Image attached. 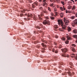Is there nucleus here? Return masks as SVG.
Masks as SVG:
<instances>
[{
    "instance_id": "obj_1",
    "label": "nucleus",
    "mask_w": 77,
    "mask_h": 77,
    "mask_svg": "<svg viewBox=\"0 0 77 77\" xmlns=\"http://www.w3.org/2000/svg\"><path fill=\"white\" fill-rule=\"evenodd\" d=\"M58 22L59 25H61L62 27V29L59 28V30L60 31H63L64 30H66V26L64 25L61 19H59L58 20Z\"/></svg>"
},
{
    "instance_id": "obj_2",
    "label": "nucleus",
    "mask_w": 77,
    "mask_h": 77,
    "mask_svg": "<svg viewBox=\"0 0 77 77\" xmlns=\"http://www.w3.org/2000/svg\"><path fill=\"white\" fill-rule=\"evenodd\" d=\"M68 50L66 48H64L62 50V52L63 53H64V54H63V56L64 57H67V58H69V55L68 54H65V53H66V52H68Z\"/></svg>"
},
{
    "instance_id": "obj_3",
    "label": "nucleus",
    "mask_w": 77,
    "mask_h": 77,
    "mask_svg": "<svg viewBox=\"0 0 77 77\" xmlns=\"http://www.w3.org/2000/svg\"><path fill=\"white\" fill-rule=\"evenodd\" d=\"M43 24H44V25H46L47 24L48 25H50V23L49 21L47 20V19H45L43 22Z\"/></svg>"
},
{
    "instance_id": "obj_4",
    "label": "nucleus",
    "mask_w": 77,
    "mask_h": 77,
    "mask_svg": "<svg viewBox=\"0 0 77 77\" xmlns=\"http://www.w3.org/2000/svg\"><path fill=\"white\" fill-rule=\"evenodd\" d=\"M63 21L65 23L66 25H68V23H69V21L68 20V19L67 18H64Z\"/></svg>"
},
{
    "instance_id": "obj_5",
    "label": "nucleus",
    "mask_w": 77,
    "mask_h": 77,
    "mask_svg": "<svg viewBox=\"0 0 77 77\" xmlns=\"http://www.w3.org/2000/svg\"><path fill=\"white\" fill-rule=\"evenodd\" d=\"M43 28V26L42 24H40L39 26H36V28L39 29H40L41 28Z\"/></svg>"
},
{
    "instance_id": "obj_6",
    "label": "nucleus",
    "mask_w": 77,
    "mask_h": 77,
    "mask_svg": "<svg viewBox=\"0 0 77 77\" xmlns=\"http://www.w3.org/2000/svg\"><path fill=\"white\" fill-rule=\"evenodd\" d=\"M75 24H77V19H75V21L72 23V26H74Z\"/></svg>"
},
{
    "instance_id": "obj_7",
    "label": "nucleus",
    "mask_w": 77,
    "mask_h": 77,
    "mask_svg": "<svg viewBox=\"0 0 77 77\" xmlns=\"http://www.w3.org/2000/svg\"><path fill=\"white\" fill-rule=\"evenodd\" d=\"M66 38H67V40H71V37H70V36H69L68 34H66Z\"/></svg>"
},
{
    "instance_id": "obj_8",
    "label": "nucleus",
    "mask_w": 77,
    "mask_h": 77,
    "mask_svg": "<svg viewBox=\"0 0 77 77\" xmlns=\"http://www.w3.org/2000/svg\"><path fill=\"white\" fill-rule=\"evenodd\" d=\"M70 57H72V58H75V54H72L70 55Z\"/></svg>"
},
{
    "instance_id": "obj_9",
    "label": "nucleus",
    "mask_w": 77,
    "mask_h": 77,
    "mask_svg": "<svg viewBox=\"0 0 77 77\" xmlns=\"http://www.w3.org/2000/svg\"><path fill=\"white\" fill-rule=\"evenodd\" d=\"M28 17H32V14L31 13H28Z\"/></svg>"
},
{
    "instance_id": "obj_10",
    "label": "nucleus",
    "mask_w": 77,
    "mask_h": 77,
    "mask_svg": "<svg viewBox=\"0 0 77 77\" xmlns=\"http://www.w3.org/2000/svg\"><path fill=\"white\" fill-rule=\"evenodd\" d=\"M38 19L40 20H43V18H42V17H41L40 16V15H38Z\"/></svg>"
},
{
    "instance_id": "obj_11",
    "label": "nucleus",
    "mask_w": 77,
    "mask_h": 77,
    "mask_svg": "<svg viewBox=\"0 0 77 77\" xmlns=\"http://www.w3.org/2000/svg\"><path fill=\"white\" fill-rule=\"evenodd\" d=\"M60 17H61V18H63V13H62V12L60 13Z\"/></svg>"
},
{
    "instance_id": "obj_12",
    "label": "nucleus",
    "mask_w": 77,
    "mask_h": 77,
    "mask_svg": "<svg viewBox=\"0 0 77 77\" xmlns=\"http://www.w3.org/2000/svg\"><path fill=\"white\" fill-rule=\"evenodd\" d=\"M42 12H43V14L47 13H48V12L47 11V10H46L45 9L43 10L42 11Z\"/></svg>"
},
{
    "instance_id": "obj_13",
    "label": "nucleus",
    "mask_w": 77,
    "mask_h": 77,
    "mask_svg": "<svg viewBox=\"0 0 77 77\" xmlns=\"http://www.w3.org/2000/svg\"><path fill=\"white\" fill-rule=\"evenodd\" d=\"M41 45L43 46V47H46V45L43 43L41 44Z\"/></svg>"
},
{
    "instance_id": "obj_14",
    "label": "nucleus",
    "mask_w": 77,
    "mask_h": 77,
    "mask_svg": "<svg viewBox=\"0 0 77 77\" xmlns=\"http://www.w3.org/2000/svg\"><path fill=\"white\" fill-rule=\"evenodd\" d=\"M67 29H68V30L69 31V32L71 31V28L69 27V26H68Z\"/></svg>"
},
{
    "instance_id": "obj_15",
    "label": "nucleus",
    "mask_w": 77,
    "mask_h": 77,
    "mask_svg": "<svg viewBox=\"0 0 77 77\" xmlns=\"http://www.w3.org/2000/svg\"><path fill=\"white\" fill-rule=\"evenodd\" d=\"M60 9H61V11H63L64 10H65V8H64V7H63V8H62V7H60Z\"/></svg>"
},
{
    "instance_id": "obj_16",
    "label": "nucleus",
    "mask_w": 77,
    "mask_h": 77,
    "mask_svg": "<svg viewBox=\"0 0 77 77\" xmlns=\"http://www.w3.org/2000/svg\"><path fill=\"white\" fill-rule=\"evenodd\" d=\"M73 32L75 33H77V30L76 29H74L73 30Z\"/></svg>"
},
{
    "instance_id": "obj_17",
    "label": "nucleus",
    "mask_w": 77,
    "mask_h": 77,
    "mask_svg": "<svg viewBox=\"0 0 77 77\" xmlns=\"http://www.w3.org/2000/svg\"><path fill=\"white\" fill-rule=\"evenodd\" d=\"M38 19V17L36 16H34V20H37Z\"/></svg>"
},
{
    "instance_id": "obj_18",
    "label": "nucleus",
    "mask_w": 77,
    "mask_h": 77,
    "mask_svg": "<svg viewBox=\"0 0 77 77\" xmlns=\"http://www.w3.org/2000/svg\"><path fill=\"white\" fill-rule=\"evenodd\" d=\"M54 28L55 29H57L58 28V26L57 25H55L54 26Z\"/></svg>"
},
{
    "instance_id": "obj_19",
    "label": "nucleus",
    "mask_w": 77,
    "mask_h": 77,
    "mask_svg": "<svg viewBox=\"0 0 77 77\" xmlns=\"http://www.w3.org/2000/svg\"><path fill=\"white\" fill-rule=\"evenodd\" d=\"M67 73H68V75H69V76L71 75V72L70 71L68 72Z\"/></svg>"
},
{
    "instance_id": "obj_20",
    "label": "nucleus",
    "mask_w": 77,
    "mask_h": 77,
    "mask_svg": "<svg viewBox=\"0 0 77 77\" xmlns=\"http://www.w3.org/2000/svg\"><path fill=\"white\" fill-rule=\"evenodd\" d=\"M32 8H35V5L34 4V3L33 4H32Z\"/></svg>"
},
{
    "instance_id": "obj_21",
    "label": "nucleus",
    "mask_w": 77,
    "mask_h": 77,
    "mask_svg": "<svg viewBox=\"0 0 77 77\" xmlns=\"http://www.w3.org/2000/svg\"><path fill=\"white\" fill-rule=\"evenodd\" d=\"M34 4L35 5H36L37 6V5H38V2H34Z\"/></svg>"
},
{
    "instance_id": "obj_22",
    "label": "nucleus",
    "mask_w": 77,
    "mask_h": 77,
    "mask_svg": "<svg viewBox=\"0 0 77 77\" xmlns=\"http://www.w3.org/2000/svg\"><path fill=\"white\" fill-rule=\"evenodd\" d=\"M43 9V8L42 7H40L39 8V9L40 10V11H42Z\"/></svg>"
},
{
    "instance_id": "obj_23",
    "label": "nucleus",
    "mask_w": 77,
    "mask_h": 77,
    "mask_svg": "<svg viewBox=\"0 0 77 77\" xmlns=\"http://www.w3.org/2000/svg\"><path fill=\"white\" fill-rule=\"evenodd\" d=\"M50 1L51 2H55L56 1V0H50Z\"/></svg>"
},
{
    "instance_id": "obj_24",
    "label": "nucleus",
    "mask_w": 77,
    "mask_h": 77,
    "mask_svg": "<svg viewBox=\"0 0 77 77\" xmlns=\"http://www.w3.org/2000/svg\"><path fill=\"white\" fill-rule=\"evenodd\" d=\"M72 50L74 52L75 51V49H74V48H72Z\"/></svg>"
},
{
    "instance_id": "obj_25",
    "label": "nucleus",
    "mask_w": 77,
    "mask_h": 77,
    "mask_svg": "<svg viewBox=\"0 0 77 77\" xmlns=\"http://www.w3.org/2000/svg\"><path fill=\"white\" fill-rule=\"evenodd\" d=\"M65 42L66 44H68L69 43V42L68 41H65Z\"/></svg>"
},
{
    "instance_id": "obj_26",
    "label": "nucleus",
    "mask_w": 77,
    "mask_h": 77,
    "mask_svg": "<svg viewBox=\"0 0 77 77\" xmlns=\"http://www.w3.org/2000/svg\"><path fill=\"white\" fill-rule=\"evenodd\" d=\"M75 16H72L71 17V19L72 20H73L74 19H75Z\"/></svg>"
},
{
    "instance_id": "obj_27",
    "label": "nucleus",
    "mask_w": 77,
    "mask_h": 77,
    "mask_svg": "<svg viewBox=\"0 0 77 77\" xmlns=\"http://www.w3.org/2000/svg\"><path fill=\"white\" fill-rule=\"evenodd\" d=\"M55 13L56 16H57L58 15V14L59 13L57 12H55Z\"/></svg>"
},
{
    "instance_id": "obj_28",
    "label": "nucleus",
    "mask_w": 77,
    "mask_h": 77,
    "mask_svg": "<svg viewBox=\"0 0 77 77\" xmlns=\"http://www.w3.org/2000/svg\"><path fill=\"white\" fill-rule=\"evenodd\" d=\"M73 37L74 38H77V35H73Z\"/></svg>"
},
{
    "instance_id": "obj_29",
    "label": "nucleus",
    "mask_w": 77,
    "mask_h": 77,
    "mask_svg": "<svg viewBox=\"0 0 77 77\" xmlns=\"http://www.w3.org/2000/svg\"><path fill=\"white\" fill-rule=\"evenodd\" d=\"M47 5V3L46 2H44L43 3V6H44V5Z\"/></svg>"
},
{
    "instance_id": "obj_30",
    "label": "nucleus",
    "mask_w": 77,
    "mask_h": 77,
    "mask_svg": "<svg viewBox=\"0 0 77 77\" xmlns=\"http://www.w3.org/2000/svg\"><path fill=\"white\" fill-rule=\"evenodd\" d=\"M24 20H30V18H28V19H27L26 18H24Z\"/></svg>"
},
{
    "instance_id": "obj_31",
    "label": "nucleus",
    "mask_w": 77,
    "mask_h": 77,
    "mask_svg": "<svg viewBox=\"0 0 77 77\" xmlns=\"http://www.w3.org/2000/svg\"><path fill=\"white\" fill-rule=\"evenodd\" d=\"M72 45L73 47H75V46H76L74 44H72Z\"/></svg>"
},
{
    "instance_id": "obj_32",
    "label": "nucleus",
    "mask_w": 77,
    "mask_h": 77,
    "mask_svg": "<svg viewBox=\"0 0 77 77\" xmlns=\"http://www.w3.org/2000/svg\"><path fill=\"white\" fill-rule=\"evenodd\" d=\"M50 18L51 20H54V17H51Z\"/></svg>"
},
{
    "instance_id": "obj_33",
    "label": "nucleus",
    "mask_w": 77,
    "mask_h": 77,
    "mask_svg": "<svg viewBox=\"0 0 77 77\" xmlns=\"http://www.w3.org/2000/svg\"><path fill=\"white\" fill-rule=\"evenodd\" d=\"M61 3L63 5H65V3L64 2H62V1H61Z\"/></svg>"
},
{
    "instance_id": "obj_34",
    "label": "nucleus",
    "mask_w": 77,
    "mask_h": 77,
    "mask_svg": "<svg viewBox=\"0 0 77 77\" xmlns=\"http://www.w3.org/2000/svg\"><path fill=\"white\" fill-rule=\"evenodd\" d=\"M54 11H57V8H54Z\"/></svg>"
},
{
    "instance_id": "obj_35",
    "label": "nucleus",
    "mask_w": 77,
    "mask_h": 77,
    "mask_svg": "<svg viewBox=\"0 0 77 77\" xmlns=\"http://www.w3.org/2000/svg\"><path fill=\"white\" fill-rule=\"evenodd\" d=\"M75 9V6H73L72 8V10H74Z\"/></svg>"
},
{
    "instance_id": "obj_36",
    "label": "nucleus",
    "mask_w": 77,
    "mask_h": 77,
    "mask_svg": "<svg viewBox=\"0 0 77 77\" xmlns=\"http://www.w3.org/2000/svg\"><path fill=\"white\" fill-rule=\"evenodd\" d=\"M62 47V45H60L59 46V48H60V49Z\"/></svg>"
},
{
    "instance_id": "obj_37",
    "label": "nucleus",
    "mask_w": 77,
    "mask_h": 77,
    "mask_svg": "<svg viewBox=\"0 0 77 77\" xmlns=\"http://www.w3.org/2000/svg\"><path fill=\"white\" fill-rule=\"evenodd\" d=\"M48 11H51V8H50V7H48Z\"/></svg>"
},
{
    "instance_id": "obj_38",
    "label": "nucleus",
    "mask_w": 77,
    "mask_h": 77,
    "mask_svg": "<svg viewBox=\"0 0 77 77\" xmlns=\"http://www.w3.org/2000/svg\"><path fill=\"white\" fill-rule=\"evenodd\" d=\"M54 44L55 45H57V42H54Z\"/></svg>"
},
{
    "instance_id": "obj_39",
    "label": "nucleus",
    "mask_w": 77,
    "mask_h": 77,
    "mask_svg": "<svg viewBox=\"0 0 77 77\" xmlns=\"http://www.w3.org/2000/svg\"><path fill=\"white\" fill-rule=\"evenodd\" d=\"M55 52L56 53H57L58 52V50H56V51H55Z\"/></svg>"
},
{
    "instance_id": "obj_40",
    "label": "nucleus",
    "mask_w": 77,
    "mask_h": 77,
    "mask_svg": "<svg viewBox=\"0 0 77 77\" xmlns=\"http://www.w3.org/2000/svg\"><path fill=\"white\" fill-rule=\"evenodd\" d=\"M61 39H62V40H63V41H65V38H64V37H62V38H61Z\"/></svg>"
},
{
    "instance_id": "obj_41",
    "label": "nucleus",
    "mask_w": 77,
    "mask_h": 77,
    "mask_svg": "<svg viewBox=\"0 0 77 77\" xmlns=\"http://www.w3.org/2000/svg\"><path fill=\"white\" fill-rule=\"evenodd\" d=\"M40 45H38L37 46V48H40Z\"/></svg>"
},
{
    "instance_id": "obj_42",
    "label": "nucleus",
    "mask_w": 77,
    "mask_h": 77,
    "mask_svg": "<svg viewBox=\"0 0 77 77\" xmlns=\"http://www.w3.org/2000/svg\"><path fill=\"white\" fill-rule=\"evenodd\" d=\"M21 12L23 13H25V10H22L21 11Z\"/></svg>"
},
{
    "instance_id": "obj_43",
    "label": "nucleus",
    "mask_w": 77,
    "mask_h": 77,
    "mask_svg": "<svg viewBox=\"0 0 77 77\" xmlns=\"http://www.w3.org/2000/svg\"><path fill=\"white\" fill-rule=\"evenodd\" d=\"M28 2H29V3H31L32 2V1H31V0H29Z\"/></svg>"
},
{
    "instance_id": "obj_44",
    "label": "nucleus",
    "mask_w": 77,
    "mask_h": 77,
    "mask_svg": "<svg viewBox=\"0 0 77 77\" xmlns=\"http://www.w3.org/2000/svg\"><path fill=\"white\" fill-rule=\"evenodd\" d=\"M43 42L47 44V43L48 42L47 41H43Z\"/></svg>"
},
{
    "instance_id": "obj_45",
    "label": "nucleus",
    "mask_w": 77,
    "mask_h": 77,
    "mask_svg": "<svg viewBox=\"0 0 77 77\" xmlns=\"http://www.w3.org/2000/svg\"><path fill=\"white\" fill-rule=\"evenodd\" d=\"M40 15L42 16H44V14L42 13H41V14H40Z\"/></svg>"
},
{
    "instance_id": "obj_46",
    "label": "nucleus",
    "mask_w": 77,
    "mask_h": 77,
    "mask_svg": "<svg viewBox=\"0 0 77 77\" xmlns=\"http://www.w3.org/2000/svg\"><path fill=\"white\" fill-rule=\"evenodd\" d=\"M56 1L57 2H60V0H56Z\"/></svg>"
},
{
    "instance_id": "obj_47",
    "label": "nucleus",
    "mask_w": 77,
    "mask_h": 77,
    "mask_svg": "<svg viewBox=\"0 0 77 77\" xmlns=\"http://www.w3.org/2000/svg\"><path fill=\"white\" fill-rule=\"evenodd\" d=\"M23 15V14H20V17H22Z\"/></svg>"
},
{
    "instance_id": "obj_48",
    "label": "nucleus",
    "mask_w": 77,
    "mask_h": 77,
    "mask_svg": "<svg viewBox=\"0 0 77 77\" xmlns=\"http://www.w3.org/2000/svg\"><path fill=\"white\" fill-rule=\"evenodd\" d=\"M71 8H72V6H70L68 7V9H71Z\"/></svg>"
},
{
    "instance_id": "obj_49",
    "label": "nucleus",
    "mask_w": 77,
    "mask_h": 77,
    "mask_svg": "<svg viewBox=\"0 0 77 77\" xmlns=\"http://www.w3.org/2000/svg\"><path fill=\"white\" fill-rule=\"evenodd\" d=\"M69 64H70V65H72V63L71 62H70L69 63Z\"/></svg>"
},
{
    "instance_id": "obj_50",
    "label": "nucleus",
    "mask_w": 77,
    "mask_h": 77,
    "mask_svg": "<svg viewBox=\"0 0 77 77\" xmlns=\"http://www.w3.org/2000/svg\"><path fill=\"white\" fill-rule=\"evenodd\" d=\"M55 38H58V36L57 35H55Z\"/></svg>"
},
{
    "instance_id": "obj_51",
    "label": "nucleus",
    "mask_w": 77,
    "mask_h": 77,
    "mask_svg": "<svg viewBox=\"0 0 77 77\" xmlns=\"http://www.w3.org/2000/svg\"><path fill=\"white\" fill-rule=\"evenodd\" d=\"M65 70L66 71L68 70V68H66L65 69Z\"/></svg>"
},
{
    "instance_id": "obj_52",
    "label": "nucleus",
    "mask_w": 77,
    "mask_h": 77,
    "mask_svg": "<svg viewBox=\"0 0 77 77\" xmlns=\"http://www.w3.org/2000/svg\"><path fill=\"white\" fill-rule=\"evenodd\" d=\"M59 68L60 69H62V66H59Z\"/></svg>"
},
{
    "instance_id": "obj_53",
    "label": "nucleus",
    "mask_w": 77,
    "mask_h": 77,
    "mask_svg": "<svg viewBox=\"0 0 77 77\" xmlns=\"http://www.w3.org/2000/svg\"><path fill=\"white\" fill-rule=\"evenodd\" d=\"M51 15L52 16H54V14L53 13H51Z\"/></svg>"
},
{
    "instance_id": "obj_54",
    "label": "nucleus",
    "mask_w": 77,
    "mask_h": 77,
    "mask_svg": "<svg viewBox=\"0 0 77 77\" xmlns=\"http://www.w3.org/2000/svg\"><path fill=\"white\" fill-rule=\"evenodd\" d=\"M36 32H36V31H34V33L35 34Z\"/></svg>"
},
{
    "instance_id": "obj_55",
    "label": "nucleus",
    "mask_w": 77,
    "mask_h": 77,
    "mask_svg": "<svg viewBox=\"0 0 77 77\" xmlns=\"http://www.w3.org/2000/svg\"><path fill=\"white\" fill-rule=\"evenodd\" d=\"M75 59L76 60H77V55H76V57H75Z\"/></svg>"
},
{
    "instance_id": "obj_56",
    "label": "nucleus",
    "mask_w": 77,
    "mask_h": 77,
    "mask_svg": "<svg viewBox=\"0 0 77 77\" xmlns=\"http://www.w3.org/2000/svg\"><path fill=\"white\" fill-rule=\"evenodd\" d=\"M25 15L26 16H27H27H28V14H25Z\"/></svg>"
},
{
    "instance_id": "obj_57",
    "label": "nucleus",
    "mask_w": 77,
    "mask_h": 77,
    "mask_svg": "<svg viewBox=\"0 0 77 77\" xmlns=\"http://www.w3.org/2000/svg\"><path fill=\"white\" fill-rule=\"evenodd\" d=\"M38 1L39 2H42V0H38Z\"/></svg>"
},
{
    "instance_id": "obj_58",
    "label": "nucleus",
    "mask_w": 77,
    "mask_h": 77,
    "mask_svg": "<svg viewBox=\"0 0 77 77\" xmlns=\"http://www.w3.org/2000/svg\"><path fill=\"white\" fill-rule=\"evenodd\" d=\"M72 2H73L74 3V1H73V0H71Z\"/></svg>"
},
{
    "instance_id": "obj_59",
    "label": "nucleus",
    "mask_w": 77,
    "mask_h": 77,
    "mask_svg": "<svg viewBox=\"0 0 77 77\" xmlns=\"http://www.w3.org/2000/svg\"><path fill=\"white\" fill-rule=\"evenodd\" d=\"M47 1V0H43V2H46V1Z\"/></svg>"
},
{
    "instance_id": "obj_60",
    "label": "nucleus",
    "mask_w": 77,
    "mask_h": 77,
    "mask_svg": "<svg viewBox=\"0 0 77 77\" xmlns=\"http://www.w3.org/2000/svg\"><path fill=\"white\" fill-rule=\"evenodd\" d=\"M65 75H67V73H66H66H65Z\"/></svg>"
},
{
    "instance_id": "obj_61",
    "label": "nucleus",
    "mask_w": 77,
    "mask_h": 77,
    "mask_svg": "<svg viewBox=\"0 0 77 77\" xmlns=\"http://www.w3.org/2000/svg\"><path fill=\"white\" fill-rule=\"evenodd\" d=\"M53 3H52V4H51V6H53Z\"/></svg>"
},
{
    "instance_id": "obj_62",
    "label": "nucleus",
    "mask_w": 77,
    "mask_h": 77,
    "mask_svg": "<svg viewBox=\"0 0 77 77\" xmlns=\"http://www.w3.org/2000/svg\"><path fill=\"white\" fill-rule=\"evenodd\" d=\"M75 16H76V17H77V14H76Z\"/></svg>"
},
{
    "instance_id": "obj_63",
    "label": "nucleus",
    "mask_w": 77,
    "mask_h": 77,
    "mask_svg": "<svg viewBox=\"0 0 77 77\" xmlns=\"http://www.w3.org/2000/svg\"><path fill=\"white\" fill-rule=\"evenodd\" d=\"M37 42H34V43H35V44H36V43H37Z\"/></svg>"
},
{
    "instance_id": "obj_64",
    "label": "nucleus",
    "mask_w": 77,
    "mask_h": 77,
    "mask_svg": "<svg viewBox=\"0 0 77 77\" xmlns=\"http://www.w3.org/2000/svg\"><path fill=\"white\" fill-rule=\"evenodd\" d=\"M66 13H68V11H66Z\"/></svg>"
}]
</instances>
